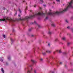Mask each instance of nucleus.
I'll return each instance as SVG.
<instances>
[{
	"label": "nucleus",
	"mask_w": 73,
	"mask_h": 73,
	"mask_svg": "<svg viewBox=\"0 0 73 73\" xmlns=\"http://www.w3.org/2000/svg\"><path fill=\"white\" fill-rule=\"evenodd\" d=\"M73 0H71V1L70 3H69V5L68 6H67V8H66L64 10H67L69 8H73V7L72 6L73 4Z\"/></svg>",
	"instance_id": "1"
},
{
	"label": "nucleus",
	"mask_w": 73,
	"mask_h": 73,
	"mask_svg": "<svg viewBox=\"0 0 73 73\" xmlns=\"http://www.w3.org/2000/svg\"><path fill=\"white\" fill-rule=\"evenodd\" d=\"M46 53H50L52 52V51L49 50H46Z\"/></svg>",
	"instance_id": "2"
},
{
	"label": "nucleus",
	"mask_w": 73,
	"mask_h": 73,
	"mask_svg": "<svg viewBox=\"0 0 73 73\" xmlns=\"http://www.w3.org/2000/svg\"><path fill=\"white\" fill-rule=\"evenodd\" d=\"M56 52H58L60 53H61V50H56Z\"/></svg>",
	"instance_id": "3"
},
{
	"label": "nucleus",
	"mask_w": 73,
	"mask_h": 73,
	"mask_svg": "<svg viewBox=\"0 0 73 73\" xmlns=\"http://www.w3.org/2000/svg\"><path fill=\"white\" fill-rule=\"evenodd\" d=\"M1 70L3 73H4V70H3V68H2L1 69Z\"/></svg>",
	"instance_id": "4"
},
{
	"label": "nucleus",
	"mask_w": 73,
	"mask_h": 73,
	"mask_svg": "<svg viewBox=\"0 0 73 73\" xmlns=\"http://www.w3.org/2000/svg\"><path fill=\"white\" fill-rule=\"evenodd\" d=\"M32 68H31V69L30 70H28V71L27 72V73H31V72H32Z\"/></svg>",
	"instance_id": "5"
},
{
	"label": "nucleus",
	"mask_w": 73,
	"mask_h": 73,
	"mask_svg": "<svg viewBox=\"0 0 73 73\" xmlns=\"http://www.w3.org/2000/svg\"><path fill=\"white\" fill-rule=\"evenodd\" d=\"M0 61L1 62H3V58H0Z\"/></svg>",
	"instance_id": "6"
},
{
	"label": "nucleus",
	"mask_w": 73,
	"mask_h": 73,
	"mask_svg": "<svg viewBox=\"0 0 73 73\" xmlns=\"http://www.w3.org/2000/svg\"><path fill=\"white\" fill-rule=\"evenodd\" d=\"M66 39V38H65V37H63L62 38V40H65V39Z\"/></svg>",
	"instance_id": "7"
},
{
	"label": "nucleus",
	"mask_w": 73,
	"mask_h": 73,
	"mask_svg": "<svg viewBox=\"0 0 73 73\" xmlns=\"http://www.w3.org/2000/svg\"><path fill=\"white\" fill-rule=\"evenodd\" d=\"M31 61L33 62V63H35V62H36V61L33 60H32Z\"/></svg>",
	"instance_id": "8"
},
{
	"label": "nucleus",
	"mask_w": 73,
	"mask_h": 73,
	"mask_svg": "<svg viewBox=\"0 0 73 73\" xmlns=\"http://www.w3.org/2000/svg\"><path fill=\"white\" fill-rule=\"evenodd\" d=\"M7 58L9 60H10L11 59V57L10 56H8Z\"/></svg>",
	"instance_id": "9"
},
{
	"label": "nucleus",
	"mask_w": 73,
	"mask_h": 73,
	"mask_svg": "<svg viewBox=\"0 0 73 73\" xmlns=\"http://www.w3.org/2000/svg\"><path fill=\"white\" fill-rule=\"evenodd\" d=\"M70 44V42H68L67 43V45H69Z\"/></svg>",
	"instance_id": "10"
},
{
	"label": "nucleus",
	"mask_w": 73,
	"mask_h": 73,
	"mask_svg": "<svg viewBox=\"0 0 73 73\" xmlns=\"http://www.w3.org/2000/svg\"><path fill=\"white\" fill-rule=\"evenodd\" d=\"M48 34H49V35H50V34H51V33H51V32H50V31H49L48 33Z\"/></svg>",
	"instance_id": "11"
},
{
	"label": "nucleus",
	"mask_w": 73,
	"mask_h": 73,
	"mask_svg": "<svg viewBox=\"0 0 73 73\" xmlns=\"http://www.w3.org/2000/svg\"><path fill=\"white\" fill-rule=\"evenodd\" d=\"M42 54L43 55H45L46 54V53L45 52H42Z\"/></svg>",
	"instance_id": "12"
},
{
	"label": "nucleus",
	"mask_w": 73,
	"mask_h": 73,
	"mask_svg": "<svg viewBox=\"0 0 73 73\" xmlns=\"http://www.w3.org/2000/svg\"><path fill=\"white\" fill-rule=\"evenodd\" d=\"M3 37L5 38V35H3Z\"/></svg>",
	"instance_id": "13"
},
{
	"label": "nucleus",
	"mask_w": 73,
	"mask_h": 73,
	"mask_svg": "<svg viewBox=\"0 0 73 73\" xmlns=\"http://www.w3.org/2000/svg\"><path fill=\"white\" fill-rule=\"evenodd\" d=\"M52 27H55V25L53 24H52Z\"/></svg>",
	"instance_id": "14"
},
{
	"label": "nucleus",
	"mask_w": 73,
	"mask_h": 73,
	"mask_svg": "<svg viewBox=\"0 0 73 73\" xmlns=\"http://www.w3.org/2000/svg\"><path fill=\"white\" fill-rule=\"evenodd\" d=\"M40 2H41V3H40L42 4V3H43V1H42V0H40Z\"/></svg>",
	"instance_id": "15"
},
{
	"label": "nucleus",
	"mask_w": 73,
	"mask_h": 73,
	"mask_svg": "<svg viewBox=\"0 0 73 73\" xmlns=\"http://www.w3.org/2000/svg\"><path fill=\"white\" fill-rule=\"evenodd\" d=\"M11 41H12V42H13V39L12 38H11Z\"/></svg>",
	"instance_id": "16"
},
{
	"label": "nucleus",
	"mask_w": 73,
	"mask_h": 73,
	"mask_svg": "<svg viewBox=\"0 0 73 73\" xmlns=\"http://www.w3.org/2000/svg\"><path fill=\"white\" fill-rule=\"evenodd\" d=\"M46 59H47V62H49V61H48V60H49V59H48V58H46Z\"/></svg>",
	"instance_id": "17"
},
{
	"label": "nucleus",
	"mask_w": 73,
	"mask_h": 73,
	"mask_svg": "<svg viewBox=\"0 0 73 73\" xmlns=\"http://www.w3.org/2000/svg\"><path fill=\"white\" fill-rule=\"evenodd\" d=\"M40 60L41 61H42V60H43V59L42 58H41L40 59Z\"/></svg>",
	"instance_id": "18"
},
{
	"label": "nucleus",
	"mask_w": 73,
	"mask_h": 73,
	"mask_svg": "<svg viewBox=\"0 0 73 73\" xmlns=\"http://www.w3.org/2000/svg\"><path fill=\"white\" fill-rule=\"evenodd\" d=\"M66 23H68V20H66Z\"/></svg>",
	"instance_id": "19"
},
{
	"label": "nucleus",
	"mask_w": 73,
	"mask_h": 73,
	"mask_svg": "<svg viewBox=\"0 0 73 73\" xmlns=\"http://www.w3.org/2000/svg\"><path fill=\"white\" fill-rule=\"evenodd\" d=\"M31 30H31V29H29V31H31Z\"/></svg>",
	"instance_id": "20"
},
{
	"label": "nucleus",
	"mask_w": 73,
	"mask_h": 73,
	"mask_svg": "<svg viewBox=\"0 0 73 73\" xmlns=\"http://www.w3.org/2000/svg\"><path fill=\"white\" fill-rule=\"evenodd\" d=\"M56 1H58V2H60V0H56Z\"/></svg>",
	"instance_id": "21"
},
{
	"label": "nucleus",
	"mask_w": 73,
	"mask_h": 73,
	"mask_svg": "<svg viewBox=\"0 0 73 73\" xmlns=\"http://www.w3.org/2000/svg\"><path fill=\"white\" fill-rule=\"evenodd\" d=\"M19 11L20 12V13L21 12V11H20V9H19Z\"/></svg>",
	"instance_id": "22"
},
{
	"label": "nucleus",
	"mask_w": 73,
	"mask_h": 73,
	"mask_svg": "<svg viewBox=\"0 0 73 73\" xmlns=\"http://www.w3.org/2000/svg\"><path fill=\"white\" fill-rule=\"evenodd\" d=\"M34 24H37V23H36V21H34Z\"/></svg>",
	"instance_id": "23"
},
{
	"label": "nucleus",
	"mask_w": 73,
	"mask_h": 73,
	"mask_svg": "<svg viewBox=\"0 0 73 73\" xmlns=\"http://www.w3.org/2000/svg\"><path fill=\"white\" fill-rule=\"evenodd\" d=\"M68 29H70V27H67Z\"/></svg>",
	"instance_id": "24"
},
{
	"label": "nucleus",
	"mask_w": 73,
	"mask_h": 73,
	"mask_svg": "<svg viewBox=\"0 0 73 73\" xmlns=\"http://www.w3.org/2000/svg\"><path fill=\"white\" fill-rule=\"evenodd\" d=\"M57 40H58V38H56V39H55V41H57Z\"/></svg>",
	"instance_id": "25"
},
{
	"label": "nucleus",
	"mask_w": 73,
	"mask_h": 73,
	"mask_svg": "<svg viewBox=\"0 0 73 73\" xmlns=\"http://www.w3.org/2000/svg\"><path fill=\"white\" fill-rule=\"evenodd\" d=\"M27 7H26V8L25 9V10H27Z\"/></svg>",
	"instance_id": "26"
},
{
	"label": "nucleus",
	"mask_w": 73,
	"mask_h": 73,
	"mask_svg": "<svg viewBox=\"0 0 73 73\" xmlns=\"http://www.w3.org/2000/svg\"><path fill=\"white\" fill-rule=\"evenodd\" d=\"M48 17H46V19H48Z\"/></svg>",
	"instance_id": "27"
},
{
	"label": "nucleus",
	"mask_w": 73,
	"mask_h": 73,
	"mask_svg": "<svg viewBox=\"0 0 73 73\" xmlns=\"http://www.w3.org/2000/svg\"><path fill=\"white\" fill-rule=\"evenodd\" d=\"M16 15H17V13H16L15 14V15L16 16Z\"/></svg>",
	"instance_id": "28"
},
{
	"label": "nucleus",
	"mask_w": 73,
	"mask_h": 73,
	"mask_svg": "<svg viewBox=\"0 0 73 73\" xmlns=\"http://www.w3.org/2000/svg\"><path fill=\"white\" fill-rule=\"evenodd\" d=\"M48 45L49 46H50V44L49 43L48 44Z\"/></svg>",
	"instance_id": "29"
},
{
	"label": "nucleus",
	"mask_w": 73,
	"mask_h": 73,
	"mask_svg": "<svg viewBox=\"0 0 73 73\" xmlns=\"http://www.w3.org/2000/svg\"><path fill=\"white\" fill-rule=\"evenodd\" d=\"M3 9H4V10H5V8H4Z\"/></svg>",
	"instance_id": "30"
},
{
	"label": "nucleus",
	"mask_w": 73,
	"mask_h": 73,
	"mask_svg": "<svg viewBox=\"0 0 73 73\" xmlns=\"http://www.w3.org/2000/svg\"><path fill=\"white\" fill-rule=\"evenodd\" d=\"M43 6H44V7H45L46 6V5H43Z\"/></svg>",
	"instance_id": "31"
},
{
	"label": "nucleus",
	"mask_w": 73,
	"mask_h": 73,
	"mask_svg": "<svg viewBox=\"0 0 73 73\" xmlns=\"http://www.w3.org/2000/svg\"><path fill=\"white\" fill-rule=\"evenodd\" d=\"M36 7V5H35L34 6V7Z\"/></svg>",
	"instance_id": "32"
},
{
	"label": "nucleus",
	"mask_w": 73,
	"mask_h": 73,
	"mask_svg": "<svg viewBox=\"0 0 73 73\" xmlns=\"http://www.w3.org/2000/svg\"><path fill=\"white\" fill-rule=\"evenodd\" d=\"M62 63L61 62H60V64H62Z\"/></svg>",
	"instance_id": "33"
},
{
	"label": "nucleus",
	"mask_w": 73,
	"mask_h": 73,
	"mask_svg": "<svg viewBox=\"0 0 73 73\" xmlns=\"http://www.w3.org/2000/svg\"><path fill=\"white\" fill-rule=\"evenodd\" d=\"M18 16L19 17H20V15H19Z\"/></svg>",
	"instance_id": "34"
},
{
	"label": "nucleus",
	"mask_w": 73,
	"mask_h": 73,
	"mask_svg": "<svg viewBox=\"0 0 73 73\" xmlns=\"http://www.w3.org/2000/svg\"><path fill=\"white\" fill-rule=\"evenodd\" d=\"M40 9H41V8L40 7Z\"/></svg>",
	"instance_id": "35"
},
{
	"label": "nucleus",
	"mask_w": 73,
	"mask_h": 73,
	"mask_svg": "<svg viewBox=\"0 0 73 73\" xmlns=\"http://www.w3.org/2000/svg\"><path fill=\"white\" fill-rule=\"evenodd\" d=\"M30 67H31L32 66H30Z\"/></svg>",
	"instance_id": "36"
},
{
	"label": "nucleus",
	"mask_w": 73,
	"mask_h": 73,
	"mask_svg": "<svg viewBox=\"0 0 73 73\" xmlns=\"http://www.w3.org/2000/svg\"><path fill=\"white\" fill-rule=\"evenodd\" d=\"M23 2H25V1H23Z\"/></svg>",
	"instance_id": "37"
},
{
	"label": "nucleus",
	"mask_w": 73,
	"mask_h": 73,
	"mask_svg": "<svg viewBox=\"0 0 73 73\" xmlns=\"http://www.w3.org/2000/svg\"><path fill=\"white\" fill-rule=\"evenodd\" d=\"M27 69H28V68H27Z\"/></svg>",
	"instance_id": "38"
},
{
	"label": "nucleus",
	"mask_w": 73,
	"mask_h": 73,
	"mask_svg": "<svg viewBox=\"0 0 73 73\" xmlns=\"http://www.w3.org/2000/svg\"><path fill=\"white\" fill-rule=\"evenodd\" d=\"M52 73H54V72H52Z\"/></svg>",
	"instance_id": "39"
},
{
	"label": "nucleus",
	"mask_w": 73,
	"mask_h": 73,
	"mask_svg": "<svg viewBox=\"0 0 73 73\" xmlns=\"http://www.w3.org/2000/svg\"><path fill=\"white\" fill-rule=\"evenodd\" d=\"M65 54H66V53H65Z\"/></svg>",
	"instance_id": "40"
},
{
	"label": "nucleus",
	"mask_w": 73,
	"mask_h": 73,
	"mask_svg": "<svg viewBox=\"0 0 73 73\" xmlns=\"http://www.w3.org/2000/svg\"><path fill=\"white\" fill-rule=\"evenodd\" d=\"M33 24H34L33 23Z\"/></svg>",
	"instance_id": "41"
}]
</instances>
